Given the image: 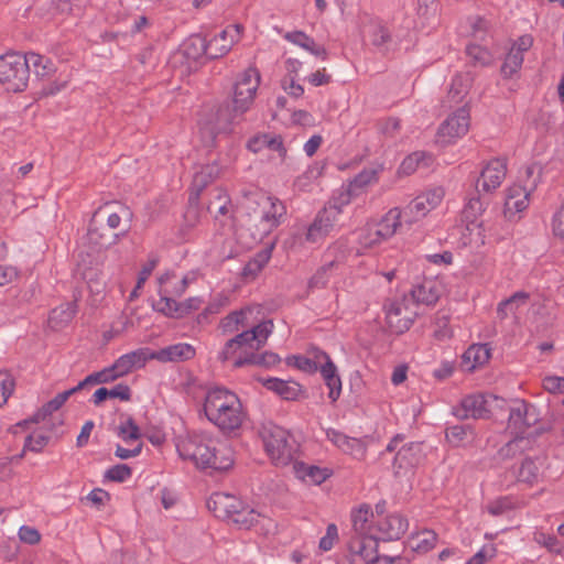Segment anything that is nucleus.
Wrapping results in <instances>:
<instances>
[{
	"instance_id": "obj_63",
	"label": "nucleus",
	"mask_w": 564,
	"mask_h": 564,
	"mask_svg": "<svg viewBox=\"0 0 564 564\" xmlns=\"http://www.w3.org/2000/svg\"><path fill=\"white\" fill-rule=\"evenodd\" d=\"M337 541H338V529H337L336 524L330 523L327 525L325 534L321 538L318 547L322 551L327 552L334 547V545L336 544Z\"/></svg>"
},
{
	"instance_id": "obj_53",
	"label": "nucleus",
	"mask_w": 564,
	"mask_h": 564,
	"mask_svg": "<svg viewBox=\"0 0 564 564\" xmlns=\"http://www.w3.org/2000/svg\"><path fill=\"white\" fill-rule=\"evenodd\" d=\"M50 440V436L47 432H45L43 429H37L35 431H32L25 438L24 445H23V453L26 452H34L40 453L43 451V448L47 445Z\"/></svg>"
},
{
	"instance_id": "obj_25",
	"label": "nucleus",
	"mask_w": 564,
	"mask_h": 564,
	"mask_svg": "<svg viewBox=\"0 0 564 564\" xmlns=\"http://www.w3.org/2000/svg\"><path fill=\"white\" fill-rule=\"evenodd\" d=\"M408 520L400 513L380 517L376 522L375 533L379 539L398 540L408 530Z\"/></svg>"
},
{
	"instance_id": "obj_2",
	"label": "nucleus",
	"mask_w": 564,
	"mask_h": 564,
	"mask_svg": "<svg viewBox=\"0 0 564 564\" xmlns=\"http://www.w3.org/2000/svg\"><path fill=\"white\" fill-rule=\"evenodd\" d=\"M203 410L206 419L223 433L239 431L248 419L238 394L224 387H215L206 392Z\"/></svg>"
},
{
	"instance_id": "obj_56",
	"label": "nucleus",
	"mask_w": 564,
	"mask_h": 564,
	"mask_svg": "<svg viewBox=\"0 0 564 564\" xmlns=\"http://www.w3.org/2000/svg\"><path fill=\"white\" fill-rule=\"evenodd\" d=\"M140 430L132 417L128 416L118 426V436L124 442L138 441L140 438Z\"/></svg>"
},
{
	"instance_id": "obj_37",
	"label": "nucleus",
	"mask_w": 564,
	"mask_h": 564,
	"mask_svg": "<svg viewBox=\"0 0 564 564\" xmlns=\"http://www.w3.org/2000/svg\"><path fill=\"white\" fill-rule=\"evenodd\" d=\"M219 175V167L216 164H208L203 166L199 171L194 174L193 177V191L194 194H191L189 202L193 203L197 200L199 192L214 178Z\"/></svg>"
},
{
	"instance_id": "obj_35",
	"label": "nucleus",
	"mask_w": 564,
	"mask_h": 564,
	"mask_svg": "<svg viewBox=\"0 0 564 564\" xmlns=\"http://www.w3.org/2000/svg\"><path fill=\"white\" fill-rule=\"evenodd\" d=\"M464 246L478 249L486 242V230L482 223H464L460 236Z\"/></svg>"
},
{
	"instance_id": "obj_57",
	"label": "nucleus",
	"mask_w": 564,
	"mask_h": 564,
	"mask_svg": "<svg viewBox=\"0 0 564 564\" xmlns=\"http://www.w3.org/2000/svg\"><path fill=\"white\" fill-rule=\"evenodd\" d=\"M171 296L172 295L161 294V299L156 302L155 308L166 316L180 318V312L182 308H180V303Z\"/></svg>"
},
{
	"instance_id": "obj_48",
	"label": "nucleus",
	"mask_w": 564,
	"mask_h": 564,
	"mask_svg": "<svg viewBox=\"0 0 564 564\" xmlns=\"http://www.w3.org/2000/svg\"><path fill=\"white\" fill-rule=\"evenodd\" d=\"M528 300V293L517 292L511 297L498 305V314L502 318H507L510 315H516L523 306L527 305Z\"/></svg>"
},
{
	"instance_id": "obj_34",
	"label": "nucleus",
	"mask_w": 564,
	"mask_h": 564,
	"mask_svg": "<svg viewBox=\"0 0 564 564\" xmlns=\"http://www.w3.org/2000/svg\"><path fill=\"white\" fill-rule=\"evenodd\" d=\"M76 314V305L73 302L63 303L54 307L48 316V326L54 330L66 327Z\"/></svg>"
},
{
	"instance_id": "obj_30",
	"label": "nucleus",
	"mask_w": 564,
	"mask_h": 564,
	"mask_svg": "<svg viewBox=\"0 0 564 564\" xmlns=\"http://www.w3.org/2000/svg\"><path fill=\"white\" fill-rule=\"evenodd\" d=\"M232 118H228L227 111L218 109L210 118L200 123V131L214 139L219 133H227L231 130Z\"/></svg>"
},
{
	"instance_id": "obj_60",
	"label": "nucleus",
	"mask_w": 564,
	"mask_h": 564,
	"mask_svg": "<svg viewBox=\"0 0 564 564\" xmlns=\"http://www.w3.org/2000/svg\"><path fill=\"white\" fill-rule=\"evenodd\" d=\"M131 474L132 473L129 466L124 464H118L106 470L105 478L111 481L123 482L131 477Z\"/></svg>"
},
{
	"instance_id": "obj_44",
	"label": "nucleus",
	"mask_w": 564,
	"mask_h": 564,
	"mask_svg": "<svg viewBox=\"0 0 564 564\" xmlns=\"http://www.w3.org/2000/svg\"><path fill=\"white\" fill-rule=\"evenodd\" d=\"M182 51L188 59L198 61L204 55L208 56L209 48L203 36L193 35L184 42Z\"/></svg>"
},
{
	"instance_id": "obj_3",
	"label": "nucleus",
	"mask_w": 564,
	"mask_h": 564,
	"mask_svg": "<svg viewBox=\"0 0 564 564\" xmlns=\"http://www.w3.org/2000/svg\"><path fill=\"white\" fill-rule=\"evenodd\" d=\"M273 328V322L267 319L250 329L240 332L225 344L220 359L231 361L236 367L259 362L256 352L264 346Z\"/></svg>"
},
{
	"instance_id": "obj_7",
	"label": "nucleus",
	"mask_w": 564,
	"mask_h": 564,
	"mask_svg": "<svg viewBox=\"0 0 564 564\" xmlns=\"http://www.w3.org/2000/svg\"><path fill=\"white\" fill-rule=\"evenodd\" d=\"M260 436L264 451L275 466L289 465L295 455V442L285 429L268 423L261 429Z\"/></svg>"
},
{
	"instance_id": "obj_12",
	"label": "nucleus",
	"mask_w": 564,
	"mask_h": 564,
	"mask_svg": "<svg viewBox=\"0 0 564 564\" xmlns=\"http://www.w3.org/2000/svg\"><path fill=\"white\" fill-rule=\"evenodd\" d=\"M470 115L468 109L462 107L452 112L438 127L435 142L438 145L447 147L455 144L469 131Z\"/></svg>"
},
{
	"instance_id": "obj_32",
	"label": "nucleus",
	"mask_w": 564,
	"mask_h": 564,
	"mask_svg": "<svg viewBox=\"0 0 564 564\" xmlns=\"http://www.w3.org/2000/svg\"><path fill=\"white\" fill-rule=\"evenodd\" d=\"M251 314L252 310L250 307L232 312L220 321L219 327L224 334L242 332L247 327L251 328L252 326L249 319Z\"/></svg>"
},
{
	"instance_id": "obj_27",
	"label": "nucleus",
	"mask_w": 564,
	"mask_h": 564,
	"mask_svg": "<svg viewBox=\"0 0 564 564\" xmlns=\"http://www.w3.org/2000/svg\"><path fill=\"white\" fill-rule=\"evenodd\" d=\"M326 437L344 454L356 457H362L365 454V445L359 438L350 437L335 429H327Z\"/></svg>"
},
{
	"instance_id": "obj_33",
	"label": "nucleus",
	"mask_w": 564,
	"mask_h": 564,
	"mask_svg": "<svg viewBox=\"0 0 564 564\" xmlns=\"http://www.w3.org/2000/svg\"><path fill=\"white\" fill-rule=\"evenodd\" d=\"M262 384L270 391H273L284 400H296L302 393L301 386L295 381H284L279 378H268L262 380Z\"/></svg>"
},
{
	"instance_id": "obj_43",
	"label": "nucleus",
	"mask_w": 564,
	"mask_h": 564,
	"mask_svg": "<svg viewBox=\"0 0 564 564\" xmlns=\"http://www.w3.org/2000/svg\"><path fill=\"white\" fill-rule=\"evenodd\" d=\"M77 271L89 285L99 283L102 273L101 262L96 258H82L77 263Z\"/></svg>"
},
{
	"instance_id": "obj_58",
	"label": "nucleus",
	"mask_w": 564,
	"mask_h": 564,
	"mask_svg": "<svg viewBox=\"0 0 564 564\" xmlns=\"http://www.w3.org/2000/svg\"><path fill=\"white\" fill-rule=\"evenodd\" d=\"M124 356L129 359L133 369H139L144 367L148 360H155V350H150L148 348L137 349L134 351H130L124 354Z\"/></svg>"
},
{
	"instance_id": "obj_31",
	"label": "nucleus",
	"mask_w": 564,
	"mask_h": 564,
	"mask_svg": "<svg viewBox=\"0 0 564 564\" xmlns=\"http://www.w3.org/2000/svg\"><path fill=\"white\" fill-rule=\"evenodd\" d=\"M284 39L288 42L306 51L307 53H310L316 57H319L322 61H325L327 58L326 48L323 45L317 44L313 37L308 36L304 32H301V31L289 32L284 35Z\"/></svg>"
},
{
	"instance_id": "obj_61",
	"label": "nucleus",
	"mask_w": 564,
	"mask_h": 564,
	"mask_svg": "<svg viewBox=\"0 0 564 564\" xmlns=\"http://www.w3.org/2000/svg\"><path fill=\"white\" fill-rule=\"evenodd\" d=\"M468 429L464 425H454L446 430V440L453 446H460L468 438Z\"/></svg>"
},
{
	"instance_id": "obj_47",
	"label": "nucleus",
	"mask_w": 564,
	"mask_h": 564,
	"mask_svg": "<svg viewBox=\"0 0 564 564\" xmlns=\"http://www.w3.org/2000/svg\"><path fill=\"white\" fill-rule=\"evenodd\" d=\"M381 172L382 166L364 169L348 184L360 194L366 187L378 182Z\"/></svg>"
},
{
	"instance_id": "obj_54",
	"label": "nucleus",
	"mask_w": 564,
	"mask_h": 564,
	"mask_svg": "<svg viewBox=\"0 0 564 564\" xmlns=\"http://www.w3.org/2000/svg\"><path fill=\"white\" fill-rule=\"evenodd\" d=\"M473 78L470 74L464 73L456 75L451 84L449 94L457 101L463 100L471 87Z\"/></svg>"
},
{
	"instance_id": "obj_49",
	"label": "nucleus",
	"mask_w": 564,
	"mask_h": 564,
	"mask_svg": "<svg viewBox=\"0 0 564 564\" xmlns=\"http://www.w3.org/2000/svg\"><path fill=\"white\" fill-rule=\"evenodd\" d=\"M24 57L28 61V67L32 66L36 76L48 77L55 72V64L48 57L33 52Z\"/></svg>"
},
{
	"instance_id": "obj_24",
	"label": "nucleus",
	"mask_w": 564,
	"mask_h": 564,
	"mask_svg": "<svg viewBox=\"0 0 564 564\" xmlns=\"http://www.w3.org/2000/svg\"><path fill=\"white\" fill-rule=\"evenodd\" d=\"M539 479V467L531 458H525L521 462L520 466L506 471L500 485L509 488L516 482H523L533 486Z\"/></svg>"
},
{
	"instance_id": "obj_1",
	"label": "nucleus",
	"mask_w": 564,
	"mask_h": 564,
	"mask_svg": "<svg viewBox=\"0 0 564 564\" xmlns=\"http://www.w3.org/2000/svg\"><path fill=\"white\" fill-rule=\"evenodd\" d=\"M176 449L183 460L200 469L225 471L234 465V451L230 445L209 433L180 438Z\"/></svg>"
},
{
	"instance_id": "obj_52",
	"label": "nucleus",
	"mask_w": 564,
	"mask_h": 564,
	"mask_svg": "<svg viewBox=\"0 0 564 564\" xmlns=\"http://www.w3.org/2000/svg\"><path fill=\"white\" fill-rule=\"evenodd\" d=\"M122 375H119V370L116 368V365L104 368L100 371L94 372L87 376L82 382L86 384H104L116 381L118 378H121Z\"/></svg>"
},
{
	"instance_id": "obj_10",
	"label": "nucleus",
	"mask_w": 564,
	"mask_h": 564,
	"mask_svg": "<svg viewBox=\"0 0 564 564\" xmlns=\"http://www.w3.org/2000/svg\"><path fill=\"white\" fill-rule=\"evenodd\" d=\"M445 191L442 187L426 189L413 198L406 206L401 208L403 221L406 227L425 218L432 210L443 202Z\"/></svg>"
},
{
	"instance_id": "obj_17",
	"label": "nucleus",
	"mask_w": 564,
	"mask_h": 564,
	"mask_svg": "<svg viewBox=\"0 0 564 564\" xmlns=\"http://www.w3.org/2000/svg\"><path fill=\"white\" fill-rule=\"evenodd\" d=\"M533 43L534 39L531 34H523L511 43L501 65V74L505 78H511L521 69L523 55L533 46Z\"/></svg>"
},
{
	"instance_id": "obj_8",
	"label": "nucleus",
	"mask_w": 564,
	"mask_h": 564,
	"mask_svg": "<svg viewBox=\"0 0 564 564\" xmlns=\"http://www.w3.org/2000/svg\"><path fill=\"white\" fill-rule=\"evenodd\" d=\"M29 84V67L24 55L8 52L0 56V85L8 91L22 93Z\"/></svg>"
},
{
	"instance_id": "obj_5",
	"label": "nucleus",
	"mask_w": 564,
	"mask_h": 564,
	"mask_svg": "<svg viewBox=\"0 0 564 564\" xmlns=\"http://www.w3.org/2000/svg\"><path fill=\"white\" fill-rule=\"evenodd\" d=\"M405 224L401 208H390L380 218L369 219L360 229L358 245L361 249H372L390 240Z\"/></svg>"
},
{
	"instance_id": "obj_13",
	"label": "nucleus",
	"mask_w": 564,
	"mask_h": 564,
	"mask_svg": "<svg viewBox=\"0 0 564 564\" xmlns=\"http://www.w3.org/2000/svg\"><path fill=\"white\" fill-rule=\"evenodd\" d=\"M535 422L534 409L523 401H517L510 409L507 431L511 436L523 441L532 434L531 429Z\"/></svg>"
},
{
	"instance_id": "obj_29",
	"label": "nucleus",
	"mask_w": 564,
	"mask_h": 564,
	"mask_svg": "<svg viewBox=\"0 0 564 564\" xmlns=\"http://www.w3.org/2000/svg\"><path fill=\"white\" fill-rule=\"evenodd\" d=\"M491 357V350L487 344H474L463 355L462 364L467 371H474L485 366Z\"/></svg>"
},
{
	"instance_id": "obj_6",
	"label": "nucleus",
	"mask_w": 564,
	"mask_h": 564,
	"mask_svg": "<svg viewBox=\"0 0 564 564\" xmlns=\"http://www.w3.org/2000/svg\"><path fill=\"white\" fill-rule=\"evenodd\" d=\"M386 452L394 453L391 468L394 477L399 479H410L425 458L422 443L404 442L402 435L391 438Z\"/></svg>"
},
{
	"instance_id": "obj_28",
	"label": "nucleus",
	"mask_w": 564,
	"mask_h": 564,
	"mask_svg": "<svg viewBox=\"0 0 564 564\" xmlns=\"http://www.w3.org/2000/svg\"><path fill=\"white\" fill-rule=\"evenodd\" d=\"M195 348L187 343H178L155 350V360L161 362H178L194 358Z\"/></svg>"
},
{
	"instance_id": "obj_59",
	"label": "nucleus",
	"mask_w": 564,
	"mask_h": 564,
	"mask_svg": "<svg viewBox=\"0 0 564 564\" xmlns=\"http://www.w3.org/2000/svg\"><path fill=\"white\" fill-rule=\"evenodd\" d=\"M466 52L470 59L476 64L484 66L492 62L491 53L478 44H469L466 48Z\"/></svg>"
},
{
	"instance_id": "obj_20",
	"label": "nucleus",
	"mask_w": 564,
	"mask_h": 564,
	"mask_svg": "<svg viewBox=\"0 0 564 564\" xmlns=\"http://www.w3.org/2000/svg\"><path fill=\"white\" fill-rule=\"evenodd\" d=\"M378 540L376 533L352 534L348 544L352 562L368 564L378 553Z\"/></svg>"
},
{
	"instance_id": "obj_18",
	"label": "nucleus",
	"mask_w": 564,
	"mask_h": 564,
	"mask_svg": "<svg viewBox=\"0 0 564 564\" xmlns=\"http://www.w3.org/2000/svg\"><path fill=\"white\" fill-rule=\"evenodd\" d=\"M530 205V192L518 184L506 189L503 216L509 221H518L523 217Z\"/></svg>"
},
{
	"instance_id": "obj_39",
	"label": "nucleus",
	"mask_w": 564,
	"mask_h": 564,
	"mask_svg": "<svg viewBox=\"0 0 564 564\" xmlns=\"http://www.w3.org/2000/svg\"><path fill=\"white\" fill-rule=\"evenodd\" d=\"M173 280H175V275L171 273H165L159 278L160 294L180 296L185 292L188 283L192 281L188 275L177 280L175 283H173Z\"/></svg>"
},
{
	"instance_id": "obj_21",
	"label": "nucleus",
	"mask_w": 564,
	"mask_h": 564,
	"mask_svg": "<svg viewBox=\"0 0 564 564\" xmlns=\"http://www.w3.org/2000/svg\"><path fill=\"white\" fill-rule=\"evenodd\" d=\"M85 387V382H79L76 387L58 393L47 403H45L31 419L19 422L12 427L14 434L19 433L20 430H29L34 423H39L45 420L46 416L57 411L75 392L82 390Z\"/></svg>"
},
{
	"instance_id": "obj_50",
	"label": "nucleus",
	"mask_w": 564,
	"mask_h": 564,
	"mask_svg": "<svg viewBox=\"0 0 564 564\" xmlns=\"http://www.w3.org/2000/svg\"><path fill=\"white\" fill-rule=\"evenodd\" d=\"M248 149L254 153L261 152L265 149L282 152L283 147L280 139L270 134L256 135L248 142Z\"/></svg>"
},
{
	"instance_id": "obj_11",
	"label": "nucleus",
	"mask_w": 564,
	"mask_h": 564,
	"mask_svg": "<svg viewBox=\"0 0 564 564\" xmlns=\"http://www.w3.org/2000/svg\"><path fill=\"white\" fill-rule=\"evenodd\" d=\"M235 498L225 494H214L207 501V506L214 512L224 509L228 514L234 517L235 522L241 523L247 528L261 525L262 528H271L273 521L254 510L231 511Z\"/></svg>"
},
{
	"instance_id": "obj_14",
	"label": "nucleus",
	"mask_w": 564,
	"mask_h": 564,
	"mask_svg": "<svg viewBox=\"0 0 564 564\" xmlns=\"http://www.w3.org/2000/svg\"><path fill=\"white\" fill-rule=\"evenodd\" d=\"M506 401L494 394H471L463 399L465 417L486 419L503 409Z\"/></svg>"
},
{
	"instance_id": "obj_42",
	"label": "nucleus",
	"mask_w": 564,
	"mask_h": 564,
	"mask_svg": "<svg viewBox=\"0 0 564 564\" xmlns=\"http://www.w3.org/2000/svg\"><path fill=\"white\" fill-rule=\"evenodd\" d=\"M358 195L359 194L348 184L346 187H343L323 209L336 212L335 219L339 221L344 207L348 206L354 197Z\"/></svg>"
},
{
	"instance_id": "obj_64",
	"label": "nucleus",
	"mask_w": 564,
	"mask_h": 564,
	"mask_svg": "<svg viewBox=\"0 0 564 564\" xmlns=\"http://www.w3.org/2000/svg\"><path fill=\"white\" fill-rule=\"evenodd\" d=\"M552 232L556 238L564 240V202L552 217Z\"/></svg>"
},
{
	"instance_id": "obj_62",
	"label": "nucleus",
	"mask_w": 564,
	"mask_h": 564,
	"mask_svg": "<svg viewBox=\"0 0 564 564\" xmlns=\"http://www.w3.org/2000/svg\"><path fill=\"white\" fill-rule=\"evenodd\" d=\"M286 364L307 373H314L318 370L308 356H290L286 358Z\"/></svg>"
},
{
	"instance_id": "obj_46",
	"label": "nucleus",
	"mask_w": 564,
	"mask_h": 564,
	"mask_svg": "<svg viewBox=\"0 0 564 564\" xmlns=\"http://www.w3.org/2000/svg\"><path fill=\"white\" fill-rule=\"evenodd\" d=\"M437 535L434 531L423 530L409 539L410 547L417 553H426L436 545Z\"/></svg>"
},
{
	"instance_id": "obj_36",
	"label": "nucleus",
	"mask_w": 564,
	"mask_h": 564,
	"mask_svg": "<svg viewBox=\"0 0 564 564\" xmlns=\"http://www.w3.org/2000/svg\"><path fill=\"white\" fill-rule=\"evenodd\" d=\"M318 370L322 373V377L325 381V384L328 387V398L335 402L341 392V380L337 373V368L334 362L329 359L327 362L322 365Z\"/></svg>"
},
{
	"instance_id": "obj_26",
	"label": "nucleus",
	"mask_w": 564,
	"mask_h": 564,
	"mask_svg": "<svg viewBox=\"0 0 564 564\" xmlns=\"http://www.w3.org/2000/svg\"><path fill=\"white\" fill-rule=\"evenodd\" d=\"M443 293V284L436 279H425L413 286L412 299L420 304L434 305Z\"/></svg>"
},
{
	"instance_id": "obj_4",
	"label": "nucleus",
	"mask_w": 564,
	"mask_h": 564,
	"mask_svg": "<svg viewBox=\"0 0 564 564\" xmlns=\"http://www.w3.org/2000/svg\"><path fill=\"white\" fill-rule=\"evenodd\" d=\"M246 208L249 210L246 226L252 230L253 238L258 240L275 229L286 213L280 199L264 194L247 197Z\"/></svg>"
},
{
	"instance_id": "obj_15",
	"label": "nucleus",
	"mask_w": 564,
	"mask_h": 564,
	"mask_svg": "<svg viewBox=\"0 0 564 564\" xmlns=\"http://www.w3.org/2000/svg\"><path fill=\"white\" fill-rule=\"evenodd\" d=\"M336 212L322 209L304 231V241L308 245L319 246L335 230L338 220L335 219Z\"/></svg>"
},
{
	"instance_id": "obj_51",
	"label": "nucleus",
	"mask_w": 564,
	"mask_h": 564,
	"mask_svg": "<svg viewBox=\"0 0 564 564\" xmlns=\"http://www.w3.org/2000/svg\"><path fill=\"white\" fill-rule=\"evenodd\" d=\"M486 209V204L478 197H471L462 212L463 223H482L481 216Z\"/></svg>"
},
{
	"instance_id": "obj_41",
	"label": "nucleus",
	"mask_w": 564,
	"mask_h": 564,
	"mask_svg": "<svg viewBox=\"0 0 564 564\" xmlns=\"http://www.w3.org/2000/svg\"><path fill=\"white\" fill-rule=\"evenodd\" d=\"M351 518L354 534L375 533V529L371 525L373 513L369 506H360L357 510L352 512Z\"/></svg>"
},
{
	"instance_id": "obj_9",
	"label": "nucleus",
	"mask_w": 564,
	"mask_h": 564,
	"mask_svg": "<svg viewBox=\"0 0 564 564\" xmlns=\"http://www.w3.org/2000/svg\"><path fill=\"white\" fill-rule=\"evenodd\" d=\"M260 80V73L254 67H249L238 75L232 95L234 116H241L250 109L254 101Z\"/></svg>"
},
{
	"instance_id": "obj_23",
	"label": "nucleus",
	"mask_w": 564,
	"mask_h": 564,
	"mask_svg": "<svg viewBox=\"0 0 564 564\" xmlns=\"http://www.w3.org/2000/svg\"><path fill=\"white\" fill-rule=\"evenodd\" d=\"M242 32L243 28L240 24L226 26L207 43L209 48L208 57L217 58L226 55L240 41Z\"/></svg>"
},
{
	"instance_id": "obj_38",
	"label": "nucleus",
	"mask_w": 564,
	"mask_h": 564,
	"mask_svg": "<svg viewBox=\"0 0 564 564\" xmlns=\"http://www.w3.org/2000/svg\"><path fill=\"white\" fill-rule=\"evenodd\" d=\"M208 210L215 216H226L231 212V203L228 193L220 187H216L210 192Z\"/></svg>"
},
{
	"instance_id": "obj_19",
	"label": "nucleus",
	"mask_w": 564,
	"mask_h": 564,
	"mask_svg": "<svg viewBox=\"0 0 564 564\" xmlns=\"http://www.w3.org/2000/svg\"><path fill=\"white\" fill-rule=\"evenodd\" d=\"M507 175V161L505 159L496 158L489 160L481 169L480 175L477 180L478 191L490 193L496 191Z\"/></svg>"
},
{
	"instance_id": "obj_40",
	"label": "nucleus",
	"mask_w": 564,
	"mask_h": 564,
	"mask_svg": "<svg viewBox=\"0 0 564 564\" xmlns=\"http://www.w3.org/2000/svg\"><path fill=\"white\" fill-rule=\"evenodd\" d=\"M432 161V156L424 151L413 152L401 162L398 173L411 175L420 167L430 166Z\"/></svg>"
},
{
	"instance_id": "obj_22",
	"label": "nucleus",
	"mask_w": 564,
	"mask_h": 564,
	"mask_svg": "<svg viewBox=\"0 0 564 564\" xmlns=\"http://www.w3.org/2000/svg\"><path fill=\"white\" fill-rule=\"evenodd\" d=\"M415 315L416 313L408 307L405 299L393 301L386 307L388 326L398 334H402L411 327Z\"/></svg>"
},
{
	"instance_id": "obj_16",
	"label": "nucleus",
	"mask_w": 564,
	"mask_h": 564,
	"mask_svg": "<svg viewBox=\"0 0 564 564\" xmlns=\"http://www.w3.org/2000/svg\"><path fill=\"white\" fill-rule=\"evenodd\" d=\"M294 477L306 486H322L329 480L335 471L330 465L313 464L296 460L292 465Z\"/></svg>"
},
{
	"instance_id": "obj_45",
	"label": "nucleus",
	"mask_w": 564,
	"mask_h": 564,
	"mask_svg": "<svg viewBox=\"0 0 564 564\" xmlns=\"http://www.w3.org/2000/svg\"><path fill=\"white\" fill-rule=\"evenodd\" d=\"M121 214H127V218L130 215L129 210H126L121 206H118L117 209H115V206L107 204L94 214L93 224H97L99 218L102 219L106 217L108 227L110 229H116L121 223Z\"/></svg>"
},
{
	"instance_id": "obj_55",
	"label": "nucleus",
	"mask_w": 564,
	"mask_h": 564,
	"mask_svg": "<svg viewBox=\"0 0 564 564\" xmlns=\"http://www.w3.org/2000/svg\"><path fill=\"white\" fill-rule=\"evenodd\" d=\"M270 253L268 251H263L258 253L252 260H250L243 268V276L247 279H254L259 272L265 267L269 262Z\"/></svg>"
}]
</instances>
